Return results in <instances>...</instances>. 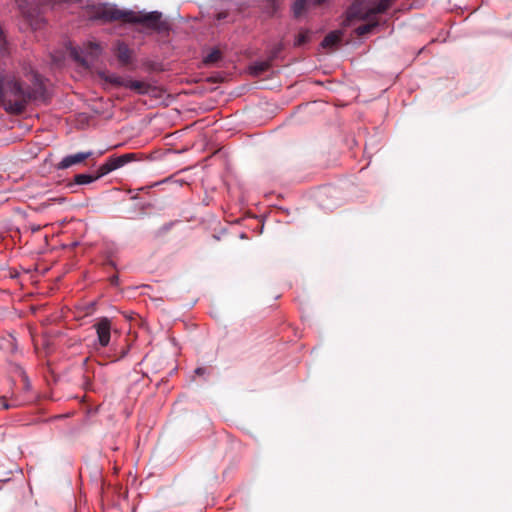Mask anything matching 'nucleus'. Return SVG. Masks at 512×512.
Listing matches in <instances>:
<instances>
[{"label":"nucleus","mask_w":512,"mask_h":512,"mask_svg":"<svg viewBox=\"0 0 512 512\" xmlns=\"http://www.w3.org/2000/svg\"><path fill=\"white\" fill-rule=\"evenodd\" d=\"M46 87L40 74L31 75V84H26L12 74L0 73V106L11 114H22L29 103L44 101Z\"/></svg>","instance_id":"obj_1"},{"label":"nucleus","mask_w":512,"mask_h":512,"mask_svg":"<svg viewBox=\"0 0 512 512\" xmlns=\"http://www.w3.org/2000/svg\"><path fill=\"white\" fill-rule=\"evenodd\" d=\"M310 41V31L302 30L298 33L294 41V46L299 47Z\"/></svg>","instance_id":"obj_18"},{"label":"nucleus","mask_w":512,"mask_h":512,"mask_svg":"<svg viewBox=\"0 0 512 512\" xmlns=\"http://www.w3.org/2000/svg\"><path fill=\"white\" fill-rule=\"evenodd\" d=\"M221 59V52L217 49L212 50L204 57L205 64H213L218 62Z\"/></svg>","instance_id":"obj_19"},{"label":"nucleus","mask_w":512,"mask_h":512,"mask_svg":"<svg viewBox=\"0 0 512 512\" xmlns=\"http://www.w3.org/2000/svg\"><path fill=\"white\" fill-rule=\"evenodd\" d=\"M101 51H102V49H101L100 44L95 43V42H89L85 46V54H86L85 56H81L76 49H73L71 51V55L82 66L88 67L89 61H92L95 58H97L101 54Z\"/></svg>","instance_id":"obj_7"},{"label":"nucleus","mask_w":512,"mask_h":512,"mask_svg":"<svg viewBox=\"0 0 512 512\" xmlns=\"http://www.w3.org/2000/svg\"><path fill=\"white\" fill-rule=\"evenodd\" d=\"M126 351L122 353L121 357H125Z\"/></svg>","instance_id":"obj_25"},{"label":"nucleus","mask_w":512,"mask_h":512,"mask_svg":"<svg viewBox=\"0 0 512 512\" xmlns=\"http://www.w3.org/2000/svg\"><path fill=\"white\" fill-rule=\"evenodd\" d=\"M326 0H313V4L316 5V6H319L321 4H323Z\"/></svg>","instance_id":"obj_23"},{"label":"nucleus","mask_w":512,"mask_h":512,"mask_svg":"<svg viewBox=\"0 0 512 512\" xmlns=\"http://www.w3.org/2000/svg\"><path fill=\"white\" fill-rule=\"evenodd\" d=\"M100 76L105 83L111 84L114 87L126 88L129 80L116 73H101Z\"/></svg>","instance_id":"obj_11"},{"label":"nucleus","mask_w":512,"mask_h":512,"mask_svg":"<svg viewBox=\"0 0 512 512\" xmlns=\"http://www.w3.org/2000/svg\"><path fill=\"white\" fill-rule=\"evenodd\" d=\"M366 0H354L346 11V21L353 20V15H360L362 13V6Z\"/></svg>","instance_id":"obj_13"},{"label":"nucleus","mask_w":512,"mask_h":512,"mask_svg":"<svg viewBox=\"0 0 512 512\" xmlns=\"http://www.w3.org/2000/svg\"><path fill=\"white\" fill-rule=\"evenodd\" d=\"M102 176H98V171L96 172V175H90V174H76L74 176V183L78 185H84V184H90Z\"/></svg>","instance_id":"obj_16"},{"label":"nucleus","mask_w":512,"mask_h":512,"mask_svg":"<svg viewBox=\"0 0 512 512\" xmlns=\"http://www.w3.org/2000/svg\"><path fill=\"white\" fill-rule=\"evenodd\" d=\"M21 13L27 18L37 16L43 6L67 2H80L81 0H15Z\"/></svg>","instance_id":"obj_3"},{"label":"nucleus","mask_w":512,"mask_h":512,"mask_svg":"<svg viewBox=\"0 0 512 512\" xmlns=\"http://www.w3.org/2000/svg\"><path fill=\"white\" fill-rule=\"evenodd\" d=\"M271 64L269 61L255 62L249 67L250 74L253 76H260L262 73L269 70Z\"/></svg>","instance_id":"obj_15"},{"label":"nucleus","mask_w":512,"mask_h":512,"mask_svg":"<svg viewBox=\"0 0 512 512\" xmlns=\"http://www.w3.org/2000/svg\"><path fill=\"white\" fill-rule=\"evenodd\" d=\"M394 0H376L372 7H368L366 2H364L362 8V13L360 15H353V20H367L374 19V16L377 14L385 13L393 4Z\"/></svg>","instance_id":"obj_5"},{"label":"nucleus","mask_w":512,"mask_h":512,"mask_svg":"<svg viewBox=\"0 0 512 512\" xmlns=\"http://www.w3.org/2000/svg\"><path fill=\"white\" fill-rule=\"evenodd\" d=\"M205 371H206V370H205V368H203V367H198V368H196V369H195V374H197V375L201 376V375H204V374H205Z\"/></svg>","instance_id":"obj_21"},{"label":"nucleus","mask_w":512,"mask_h":512,"mask_svg":"<svg viewBox=\"0 0 512 512\" xmlns=\"http://www.w3.org/2000/svg\"><path fill=\"white\" fill-rule=\"evenodd\" d=\"M113 52L121 67H127L133 63L134 52L125 42L117 41Z\"/></svg>","instance_id":"obj_8"},{"label":"nucleus","mask_w":512,"mask_h":512,"mask_svg":"<svg viewBox=\"0 0 512 512\" xmlns=\"http://www.w3.org/2000/svg\"><path fill=\"white\" fill-rule=\"evenodd\" d=\"M307 7L306 0H296L292 5V11L296 18L300 17Z\"/></svg>","instance_id":"obj_17"},{"label":"nucleus","mask_w":512,"mask_h":512,"mask_svg":"<svg viewBox=\"0 0 512 512\" xmlns=\"http://www.w3.org/2000/svg\"><path fill=\"white\" fill-rule=\"evenodd\" d=\"M172 223L166 224L162 227L161 231L166 232L170 229Z\"/></svg>","instance_id":"obj_22"},{"label":"nucleus","mask_w":512,"mask_h":512,"mask_svg":"<svg viewBox=\"0 0 512 512\" xmlns=\"http://www.w3.org/2000/svg\"><path fill=\"white\" fill-rule=\"evenodd\" d=\"M93 156L92 151H86V152H78L76 154L67 155L56 165V168L58 170H64L67 169L73 165L80 164L84 162L86 159Z\"/></svg>","instance_id":"obj_9"},{"label":"nucleus","mask_w":512,"mask_h":512,"mask_svg":"<svg viewBox=\"0 0 512 512\" xmlns=\"http://www.w3.org/2000/svg\"><path fill=\"white\" fill-rule=\"evenodd\" d=\"M93 327L97 334V345L101 348L107 347L111 340V320L107 317L99 318Z\"/></svg>","instance_id":"obj_6"},{"label":"nucleus","mask_w":512,"mask_h":512,"mask_svg":"<svg viewBox=\"0 0 512 512\" xmlns=\"http://www.w3.org/2000/svg\"><path fill=\"white\" fill-rule=\"evenodd\" d=\"M110 283L111 285L117 286L119 284V277L118 275H113L110 277Z\"/></svg>","instance_id":"obj_20"},{"label":"nucleus","mask_w":512,"mask_h":512,"mask_svg":"<svg viewBox=\"0 0 512 512\" xmlns=\"http://www.w3.org/2000/svg\"><path fill=\"white\" fill-rule=\"evenodd\" d=\"M367 20L369 21L368 23L362 24L355 29V32L358 36H364L371 33L379 25V22L375 17L374 19Z\"/></svg>","instance_id":"obj_14"},{"label":"nucleus","mask_w":512,"mask_h":512,"mask_svg":"<svg viewBox=\"0 0 512 512\" xmlns=\"http://www.w3.org/2000/svg\"><path fill=\"white\" fill-rule=\"evenodd\" d=\"M6 482H8V480H4V481L0 480V489L2 488L3 484L6 483Z\"/></svg>","instance_id":"obj_24"},{"label":"nucleus","mask_w":512,"mask_h":512,"mask_svg":"<svg viewBox=\"0 0 512 512\" xmlns=\"http://www.w3.org/2000/svg\"><path fill=\"white\" fill-rule=\"evenodd\" d=\"M127 89L134 91L139 95H148L155 91V87L147 81L129 79Z\"/></svg>","instance_id":"obj_10"},{"label":"nucleus","mask_w":512,"mask_h":512,"mask_svg":"<svg viewBox=\"0 0 512 512\" xmlns=\"http://www.w3.org/2000/svg\"><path fill=\"white\" fill-rule=\"evenodd\" d=\"M90 18L92 20H101L103 22L122 21L129 24H141L144 27L155 31H162L166 26L165 23L161 21V12H134L131 10H121L116 6L108 4L94 6L92 8Z\"/></svg>","instance_id":"obj_2"},{"label":"nucleus","mask_w":512,"mask_h":512,"mask_svg":"<svg viewBox=\"0 0 512 512\" xmlns=\"http://www.w3.org/2000/svg\"><path fill=\"white\" fill-rule=\"evenodd\" d=\"M139 159L138 153H126L122 155H112L110 156L105 163L99 166L98 168V176H105L108 173L123 167L127 163L131 161H135Z\"/></svg>","instance_id":"obj_4"},{"label":"nucleus","mask_w":512,"mask_h":512,"mask_svg":"<svg viewBox=\"0 0 512 512\" xmlns=\"http://www.w3.org/2000/svg\"><path fill=\"white\" fill-rule=\"evenodd\" d=\"M342 32L339 30L329 32L321 42L323 48H333L342 39Z\"/></svg>","instance_id":"obj_12"}]
</instances>
